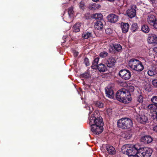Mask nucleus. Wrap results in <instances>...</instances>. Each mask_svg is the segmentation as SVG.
<instances>
[{
  "label": "nucleus",
  "instance_id": "f257e3e1",
  "mask_svg": "<svg viewBox=\"0 0 157 157\" xmlns=\"http://www.w3.org/2000/svg\"><path fill=\"white\" fill-rule=\"evenodd\" d=\"M98 112H95L89 118V124L91 126V130L95 134H99L103 131V126L104 124L101 117H97L96 115Z\"/></svg>",
  "mask_w": 157,
  "mask_h": 157
},
{
  "label": "nucleus",
  "instance_id": "f03ea898",
  "mask_svg": "<svg viewBox=\"0 0 157 157\" xmlns=\"http://www.w3.org/2000/svg\"><path fill=\"white\" fill-rule=\"evenodd\" d=\"M140 146L137 144H125L121 148L122 153L128 156V157H136Z\"/></svg>",
  "mask_w": 157,
  "mask_h": 157
},
{
  "label": "nucleus",
  "instance_id": "7ed1b4c3",
  "mask_svg": "<svg viewBox=\"0 0 157 157\" xmlns=\"http://www.w3.org/2000/svg\"><path fill=\"white\" fill-rule=\"evenodd\" d=\"M116 98L118 101L126 103L130 100L131 95L126 88H123L118 91L116 94Z\"/></svg>",
  "mask_w": 157,
  "mask_h": 157
},
{
  "label": "nucleus",
  "instance_id": "20e7f679",
  "mask_svg": "<svg viewBox=\"0 0 157 157\" xmlns=\"http://www.w3.org/2000/svg\"><path fill=\"white\" fill-rule=\"evenodd\" d=\"M128 65L132 69L138 72L141 71L144 69V67L141 62L136 59H130Z\"/></svg>",
  "mask_w": 157,
  "mask_h": 157
},
{
  "label": "nucleus",
  "instance_id": "39448f33",
  "mask_svg": "<svg viewBox=\"0 0 157 157\" xmlns=\"http://www.w3.org/2000/svg\"><path fill=\"white\" fill-rule=\"evenodd\" d=\"M118 127L123 129L130 128L132 126V121L128 118H122L117 122Z\"/></svg>",
  "mask_w": 157,
  "mask_h": 157
},
{
  "label": "nucleus",
  "instance_id": "423d86ee",
  "mask_svg": "<svg viewBox=\"0 0 157 157\" xmlns=\"http://www.w3.org/2000/svg\"><path fill=\"white\" fill-rule=\"evenodd\" d=\"M152 152V150L150 148L147 147L141 148L140 147L136 157H150Z\"/></svg>",
  "mask_w": 157,
  "mask_h": 157
},
{
  "label": "nucleus",
  "instance_id": "0eeeda50",
  "mask_svg": "<svg viewBox=\"0 0 157 157\" xmlns=\"http://www.w3.org/2000/svg\"><path fill=\"white\" fill-rule=\"evenodd\" d=\"M146 109L150 113L151 118L153 119H155L157 121V105L154 104H149L146 107Z\"/></svg>",
  "mask_w": 157,
  "mask_h": 157
},
{
  "label": "nucleus",
  "instance_id": "6e6552de",
  "mask_svg": "<svg viewBox=\"0 0 157 157\" xmlns=\"http://www.w3.org/2000/svg\"><path fill=\"white\" fill-rule=\"evenodd\" d=\"M119 75L121 78L125 80H128L131 77V73L127 70L123 69L120 70Z\"/></svg>",
  "mask_w": 157,
  "mask_h": 157
},
{
  "label": "nucleus",
  "instance_id": "1a4fd4ad",
  "mask_svg": "<svg viewBox=\"0 0 157 157\" xmlns=\"http://www.w3.org/2000/svg\"><path fill=\"white\" fill-rule=\"evenodd\" d=\"M105 90L106 96L109 98H113L114 94L112 86L109 85L105 88Z\"/></svg>",
  "mask_w": 157,
  "mask_h": 157
},
{
  "label": "nucleus",
  "instance_id": "9d476101",
  "mask_svg": "<svg viewBox=\"0 0 157 157\" xmlns=\"http://www.w3.org/2000/svg\"><path fill=\"white\" fill-rule=\"evenodd\" d=\"M147 41L149 43L154 44H157V36L153 34L148 35Z\"/></svg>",
  "mask_w": 157,
  "mask_h": 157
},
{
  "label": "nucleus",
  "instance_id": "9b49d317",
  "mask_svg": "<svg viewBox=\"0 0 157 157\" xmlns=\"http://www.w3.org/2000/svg\"><path fill=\"white\" fill-rule=\"evenodd\" d=\"M108 21L112 23H115L117 22L119 19L118 16L114 14H110L107 16Z\"/></svg>",
  "mask_w": 157,
  "mask_h": 157
},
{
  "label": "nucleus",
  "instance_id": "f8f14e48",
  "mask_svg": "<svg viewBox=\"0 0 157 157\" xmlns=\"http://www.w3.org/2000/svg\"><path fill=\"white\" fill-rule=\"evenodd\" d=\"M69 17L67 21H66L68 23H70L71 21L72 18L74 16V11L73 10V8L72 7H71L68 9V10Z\"/></svg>",
  "mask_w": 157,
  "mask_h": 157
},
{
  "label": "nucleus",
  "instance_id": "ddd939ff",
  "mask_svg": "<svg viewBox=\"0 0 157 157\" xmlns=\"http://www.w3.org/2000/svg\"><path fill=\"white\" fill-rule=\"evenodd\" d=\"M127 14L130 18L134 17L136 15V10L132 7L128 10L127 11Z\"/></svg>",
  "mask_w": 157,
  "mask_h": 157
},
{
  "label": "nucleus",
  "instance_id": "4468645a",
  "mask_svg": "<svg viewBox=\"0 0 157 157\" xmlns=\"http://www.w3.org/2000/svg\"><path fill=\"white\" fill-rule=\"evenodd\" d=\"M116 62V60L114 58L110 57L108 59L106 64L107 66L109 67H111L113 66Z\"/></svg>",
  "mask_w": 157,
  "mask_h": 157
},
{
  "label": "nucleus",
  "instance_id": "2eb2a0df",
  "mask_svg": "<svg viewBox=\"0 0 157 157\" xmlns=\"http://www.w3.org/2000/svg\"><path fill=\"white\" fill-rule=\"evenodd\" d=\"M137 120L141 123H146L148 121V118L145 115H139L137 118Z\"/></svg>",
  "mask_w": 157,
  "mask_h": 157
},
{
  "label": "nucleus",
  "instance_id": "dca6fc26",
  "mask_svg": "<svg viewBox=\"0 0 157 157\" xmlns=\"http://www.w3.org/2000/svg\"><path fill=\"white\" fill-rule=\"evenodd\" d=\"M103 20L97 21L95 23L94 25V27L95 29L99 30H101L103 27Z\"/></svg>",
  "mask_w": 157,
  "mask_h": 157
},
{
  "label": "nucleus",
  "instance_id": "f3484780",
  "mask_svg": "<svg viewBox=\"0 0 157 157\" xmlns=\"http://www.w3.org/2000/svg\"><path fill=\"white\" fill-rule=\"evenodd\" d=\"M156 19L154 15L150 14L148 15L147 21L150 25H152L155 22Z\"/></svg>",
  "mask_w": 157,
  "mask_h": 157
},
{
  "label": "nucleus",
  "instance_id": "a211bd4d",
  "mask_svg": "<svg viewBox=\"0 0 157 157\" xmlns=\"http://www.w3.org/2000/svg\"><path fill=\"white\" fill-rule=\"evenodd\" d=\"M129 25L128 24L125 23H122L121 24V27L122 32L124 33H126L128 32Z\"/></svg>",
  "mask_w": 157,
  "mask_h": 157
},
{
  "label": "nucleus",
  "instance_id": "6ab92c4d",
  "mask_svg": "<svg viewBox=\"0 0 157 157\" xmlns=\"http://www.w3.org/2000/svg\"><path fill=\"white\" fill-rule=\"evenodd\" d=\"M141 141L145 144H148L152 141V139L151 136H146L142 137Z\"/></svg>",
  "mask_w": 157,
  "mask_h": 157
},
{
  "label": "nucleus",
  "instance_id": "aec40b11",
  "mask_svg": "<svg viewBox=\"0 0 157 157\" xmlns=\"http://www.w3.org/2000/svg\"><path fill=\"white\" fill-rule=\"evenodd\" d=\"M106 149L109 154L111 155L114 154L116 153L115 148L112 146L108 145L106 147Z\"/></svg>",
  "mask_w": 157,
  "mask_h": 157
},
{
  "label": "nucleus",
  "instance_id": "412c9836",
  "mask_svg": "<svg viewBox=\"0 0 157 157\" xmlns=\"http://www.w3.org/2000/svg\"><path fill=\"white\" fill-rule=\"evenodd\" d=\"M97 68L98 71L100 72H105L107 70L106 66L104 64L101 63L98 65Z\"/></svg>",
  "mask_w": 157,
  "mask_h": 157
},
{
  "label": "nucleus",
  "instance_id": "4be33fe9",
  "mask_svg": "<svg viewBox=\"0 0 157 157\" xmlns=\"http://www.w3.org/2000/svg\"><path fill=\"white\" fill-rule=\"evenodd\" d=\"M82 25L83 24L82 23L80 22L76 23L73 27L74 31L75 32H79L80 28Z\"/></svg>",
  "mask_w": 157,
  "mask_h": 157
},
{
  "label": "nucleus",
  "instance_id": "5701e85b",
  "mask_svg": "<svg viewBox=\"0 0 157 157\" xmlns=\"http://www.w3.org/2000/svg\"><path fill=\"white\" fill-rule=\"evenodd\" d=\"M141 30L145 33H148L150 30L148 26L146 25H143L142 26Z\"/></svg>",
  "mask_w": 157,
  "mask_h": 157
},
{
  "label": "nucleus",
  "instance_id": "b1692460",
  "mask_svg": "<svg viewBox=\"0 0 157 157\" xmlns=\"http://www.w3.org/2000/svg\"><path fill=\"white\" fill-rule=\"evenodd\" d=\"M93 17L96 20L98 19L99 21L102 20V15L101 13H95L93 15Z\"/></svg>",
  "mask_w": 157,
  "mask_h": 157
},
{
  "label": "nucleus",
  "instance_id": "393cba45",
  "mask_svg": "<svg viewBox=\"0 0 157 157\" xmlns=\"http://www.w3.org/2000/svg\"><path fill=\"white\" fill-rule=\"evenodd\" d=\"M113 47L114 49L117 52L121 51L122 49V47L119 44H115L113 45Z\"/></svg>",
  "mask_w": 157,
  "mask_h": 157
},
{
  "label": "nucleus",
  "instance_id": "a878e982",
  "mask_svg": "<svg viewBox=\"0 0 157 157\" xmlns=\"http://www.w3.org/2000/svg\"><path fill=\"white\" fill-rule=\"evenodd\" d=\"M92 33L86 32L83 34V37L86 39L90 38L92 37Z\"/></svg>",
  "mask_w": 157,
  "mask_h": 157
},
{
  "label": "nucleus",
  "instance_id": "bb28decb",
  "mask_svg": "<svg viewBox=\"0 0 157 157\" xmlns=\"http://www.w3.org/2000/svg\"><path fill=\"white\" fill-rule=\"evenodd\" d=\"M156 73V72L155 71V70L153 69H149L147 71L148 75L151 76H154L155 75Z\"/></svg>",
  "mask_w": 157,
  "mask_h": 157
},
{
  "label": "nucleus",
  "instance_id": "cd10ccee",
  "mask_svg": "<svg viewBox=\"0 0 157 157\" xmlns=\"http://www.w3.org/2000/svg\"><path fill=\"white\" fill-rule=\"evenodd\" d=\"M131 30L132 32H135L138 29V26L136 23H133L131 25Z\"/></svg>",
  "mask_w": 157,
  "mask_h": 157
},
{
  "label": "nucleus",
  "instance_id": "c85d7f7f",
  "mask_svg": "<svg viewBox=\"0 0 157 157\" xmlns=\"http://www.w3.org/2000/svg\"><path fill=\"white\" fill-rule=\"evenodd\" d=\"M132 135L129 132H126L124 133V137L126 139H129L131 137Z\"/></svg>",
  "mask_w": 157,
  "mask_h": 157
},
{
  "label": "nucleus",
  "instance_id": "c756f323",
  "mask_svg": "<svg viewBox=\"0 0 157 157\" xmlns=\"http://www.w3.org/2000/svg\"><path fill=\"white\" fill-rule=\"evenodd\" d=\"M151 101L154 104L157 105V96L152 97L151 99Z\"/></svg>",
  "mask_w": 157,
  "mask_h": 157
},
{
  "label": "nucleus",
  "instance_id": "7c9ffc66",
  "mask_svg": "<svg viewBox=\"0 0 157 157\" xmlns=\"http://www.w3.org/2000/svg\"><path fill=\"white\" fill-rule=\"evenodd\" d=\"M150 3L152 4V6L155 7L157 6V0H148Z\"/></svg>",
  "mask_w": 157,
  "mask_h": 157
},
{
  "label": "nucleus",
  "instance_id": "2f4dec72",
  "mask_svg": "<svg viewBox=\"0 0 157 157\" xmlns=\"http://www.w3.org/2000/svg\"><path fill=\"white\" fill-rule=\"evenodd\" d=\"M108 56V53L106 52H101L100 54V56L101 58H105Z\"/></svg>",
  "mask_w": 157,
  "mask_h": 157
},
{
  "label": "nucleus",
  "instance_id": "473e14b6",
  "mask_svg": "<svg viewBox=\"0 0 157 157\" xmlns=\"http://www.w3.org/2000/svg\"><path fill=\"white\" fill-rule=\"evenodd\" d=\"M126 90H127L130 93V92H132L134 91V87L133 86L130 85L127 88Z\"/></svg>",
  "mask_w": 157,
  "mask_h": 157
},
{
  "label": "nucleus",
  "instance_id": "72a5a7b5",
  "mask_svg": "<svg viewBox=\"0 0 157 157\" xmlns=\"http://www.w3.org/2000/svg\"><path fill=\"white\" fill-rule=\"evenodd\" d=\"M99 59V58L98 57L95 58L94 60L93 64L94 66H97L98 64Z\"/></svg>",
  "mask_w": 157,
  "mask_h": 157
},
{
  "label": "nucleus",
  "instance_id": "f704fd0d",
  "mask_svg": "<svg viewBox=\"0 0 157 157\" xmlns=\"http://www.w3.org/2000/svg\"><path fill=\"white\" fill-rule=\"evenodd\" d=\"M95 104V105L97 106H98L99 108H101L103 106V104L100 101H97L96 102Z\"/></svg>",
  "mask_w": 157,
  "mask_h": 157
},
{
  "label": "nucleus",
  "instance_id": "c9c22d12",
  "mask_svg": "<svg viewBox=\"0 0 157 157\" xmlns=\"http://www.w3.org/2000/svg\"><path fill=\"white\" fill-rule=\"evenodd\" d=\"M79 6L80 9L84 10L85 7L84 3L83 2H81L79 5Z\"/></svg>",
  "mask_w": 157,
  "mask_h": 157
},
{
  "label": "nucleus",
  "instance_id": "e433bc0d",
  "mask_svg": "<svg viewBox=\"0 0 157 157\" xmlns=\"http://www.w3.org/2000/svg\"><path fill=\"white\" fill-rule=\"evenodd\" d=\"M86 108L87 110H89V113L90 114L93 110V108L91 106L87 105L86 106Z\"/></svg>",
  "mask_w": 157,
  "mask_h": 157
},
{
  "label": "nucleus",
  "instance_id": "4c0bfd02",
  "mask_svg": "<svg viewBox=\"0 0 157 157\" xmlns=\"http://www.w3.org/2000/svg\"><path fill=\"white\" fill-rule=\"evenodd\" d=\"M81 77H83L85 78H88L90 77V75L87 73H85L81 75Z\"/></svg>",
  "mask_w": 157,
  "mask_h": 157
},
{
  "label": "nucleus",
  "instance_id": "58836bf2",
  "mask_svg": "<svg viewBox=\"0 0 157 157\" xmlns=\"http://www.w3.org/2000/svg\"><path fill=\"white\" fill-rule=\"evenodd\" d=\"M143 97L142 95H140L138 97L137 101L140 103L142 102L143 101Z\"/></svg>",
  "mask_w": 157,
  "mask_h": 157
},
{
  "label": "nucleus",
  "instance_id": "ea45409f",
  "mask_svg": "<svg viewBox=\"0 0 157 157\" xmlns=\"http://www.w3.org/2000/svg\"><path fill=\"white\" fill-rule=\"evenodd\" d=\"M84 63L86 66H88L90 65L89 59L87 58H85L84 59Z\"/></svg>",
  "mask_w": 157,
  "mask_h": 157
},
{
  "label": "nucleus",
  "instance_id": "a19ab883",
  "mask_svg": "<svg viewBox=\"0 0 157 157\" xmlns=\"http://www.w3.org/2000/svg\"><path fill=\"white\" fill-rule=\"evenodd\" d=\"M153 85L157 87V79H154L152 82Z\"/></svg>",
  "mask_w": 157,
  "mask_h": 157
},
{
  "label": "nucleus",
  "instance_id": "79ce46f5",
  "mask_svg": "<svg viewBox=\"0 0 157 157\" xmlns=\"http://www.w3.org/2000/svg\"><path fill=\"white\" fill-rule=\"evenodd\" d=\"M154 27L155 29H157V18L155 20L154 24L152 25Z\"/></svg>",
  "mask_w": 157,
  "mask_h": 157
},
{
  "label": "nucleus",
  "instance_id": "37998d69",
  "mask_svg": "<svg viewBox=\"0 0 157 157\" xmlns=\"http://www.w3.org/2000/svg\"><path fill=\"white\" fill-rule=\"evenodd\" d=\"M73 52L74 55L75 57H77L78 56V52L75 51H73Z\"/></svg>",
  "mask_w": 157,
  "mask_h": 157
},
{
  "label": "nucleus",
  "instance_id": "c03bdc74",
  "mask_svg": "<svg viewBox=\"0 0 157 157\" xmlns=\"http://www.w3.org/2000/svg\"><path fill=\"white\" fill-rule=\"evenodd\" d=\"M107 34H109L112 32V30L110 29H107L105 30Z\"/></svg>",
  "mask_w": 157,
  "mask_h": 157
},
{
  "label": "nucleus",
  "instance_id": "a18cd8bd",
  "mask_svg": "<svg viewBox=\"0 0 157 157\" xmlns=\"http://www.w3.org/2000/svg\"><path fill=\"white\" fill-rule=\"evenodd\" d=\"M106 111L108 114H109L112 111L111 109L110 108L107 109Z\"/></svg>",
  "mask_w": 157,
  "mask_h": 157
},
{
  "label": "nucleus",
  "instance_id": "49530a36",
  "mask_svg": "<svg viewBox=\"0 0 157 157\" xmlns=\"http://www.w3.org/2000/svg\"><path fill=\"white\" fill-rule=\"evenodd\" d=\"M153 130L154 131L157 132V125L153 127Z\"/></svg>",
  "mask_w": 157,
  "mask_h": 157
},
{
  "label": "nucleus",
  "instance_id": "de8ad7c7",
  "mask_svg": "<svg viewBox=\"0 0 157 157\" xmlns=\"http://www.w3.org/2000/svg\"><path fill=\"white\" fill-rule=\"evenodd\" d=\"M153 51L156 53H157V47H155L153 49Z\"/></svg>",
  "mask_w": 157,
  "mask_h": 157
},
{
  "label": "nucleus",
  "instance_id": "09e8293b",
  "mask_svg": "<svg viewBox=\"0 0 157 157\" xmlns=\"http://www.w3.org/2000/svg\"><path fill=\"white\" fill-rule=\"evenodd\" d=\"M95 7L97 8H99L100 7V6L99 5L97 4L95 6Z\"/></svg>",
  "mask_w": 157,
  "mask_h": 157
},
{
  "label": "nucleus",
  "instance_id": "8fccbe9b",
  "mask_svg": "<svg viewBox=\"0 0 157 157\" xmlns=\"http://www.w3.org/2000/svg\"><path fill=\"white\" fill-rule=\"evenodd\" d=\"M94 2H97V1H99V0H92Z\"/></svg>",
  "mask_w": 157,
  "mask_h": 157
}]
</instances>
